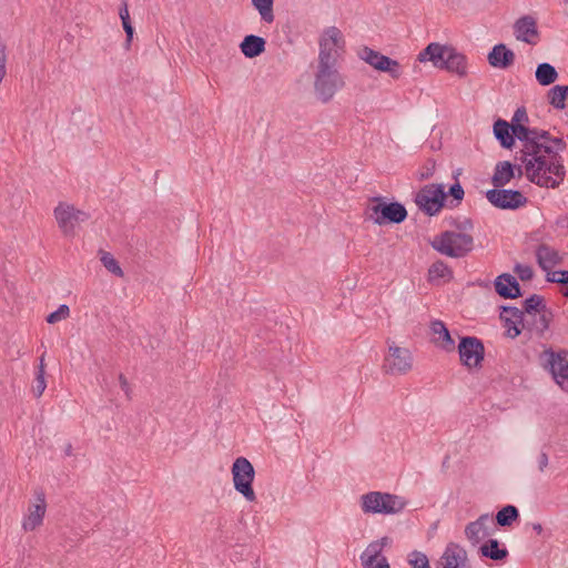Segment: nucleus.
<instances>
[{"instance_id":"16","label":"nucleus","mask_w":568,"mask_h":568,"mask_svg":"<svg viewBox=\"0 0 568 568\" xmlns=\"http://www.w3.org/2000/svg\"><path fill=\"white\" fill-rule=\"evenodd\" d=\"M491 521L493 518L489 514L480 515L475 521L469 523L465 527V536L473 545L479 544L484 538L493 534V529L489 527Z\"/></svg>"},{"instance_id":"54","label":"nucleus","mask_w":568,"mask_h":568,"mask_svg":"<svg viewBox=\"0 0 568 568\" xmlns=\"http://www.w3.org/2000/svg\"><path fill=\"white\" fill-rule=\"evenodd\" d=\"M532 529L539 535L542 531V526L539 523L532 524Z\"/></svg>"},{"instance_id":"51","label":"nucleus","mask_w":568,"mask_h":568,"mask_svg":"<svg viewBox=\"0 0 568 568\" xmlns=\"http://www.w3.org/2000/svg\"><path fill=\"white\" fill-rule=\"evenodd\" d=\"M388 537H383L381 538L379 540H376V541H373L371 542L366 548H371L372 546H378V548H381V551L383 550V548L388 544Z\"/></svg>"},{"instance_id":"28","label":"nucleus","mask_w":568,"mask_h":568,"mask_svg":"<svg viewBox=\"0 0 568 568\" xmlns=\"http://www.w3.org/2000/svg\"><path fill=\"white\" fill-rule=\"evenodd\" d=\"M361 561L363 568H389L386 557L381 556V548L376 545L362 552Z\"/></svg>"},{"instance_id":"55","label":"nucleus","mask_w":568,"mask_h":568,"mask_svg":"<svg viewBox=\"0 0 568 568\" xmlns=\"http://www.w3.org/2000/svg\"><path fill=\"white\" fill-rule=\"evenodd\" d=\"M64 454L67 456H71L72 455V445L70 443L65 446Z\"/></svg>"},{"instance_id":"33","label":"nucleus","mask_w":568,"mask_h":568,"mask_svg":"<svg viewBox=\"0 0 568 568\" xmlns=\"http://www.w3.org/2000/svg\"><path fill=\"white\" fill-rule=\"evenodd\" d=\"M274 0H252V6L258 11L261 19L266 23L274 21Z\"/></svg>"},{"instance_id":"18","label":"nucleus","mask_w":568,"mask_h":568,"mask_svg":"<svg viewBox=\"0 0 568 568\" xmlns=\"http://www.w3.org/2000/svg\"><path fill=\"white\" fill-rule=\"evenodd\" d=\"M38 503L29 507V514L22 521V528L26 531H33L42 525L47 510L45 497L43 493L37 494Z\"/></svg>"},{"instance_id":"14","label":"nucleus","mask_w":568,"mask_h":568,"mask_svg":"<svg viewBox=\"0 0 568 568\" xmlns=\"http://www.w3.org/2000/svg\"><path fill=\"white\" fill-rule=\"evenodd\" d=\"M460 362L469 368L481 366L485 356L483 342L475 336H463L458 344Z\"/></svg>"},{"instance_id":"34","label":"nucleus","mask_w":568,"mask_h":568,"mask_svg":"<svg viewBox=\"0 0 568 568\" xmlns=\"http://www.w3.org/2000/svg\"><path fill=\"white\" fill-rule=\"evenodd\" d=\"M429 280L436 278H453V271L449 266L443 261L434 262L428 270Z\"/></svg>"},{"instance_id":"30","label":"nucleus","mask_w":568,"mask_h":568,"mask_svg":"<svg viewBox=\"0 0 568 568\" xmlns=\"http://www.w3.org/2000/svg\"><path fill=\"white\" fill-rule=\"evenodd\" d=\"M535 77L540 85L547 87L556 82L558 72L550 63L542 62L537 65Z\"/></svg>"},{"instance_id":"19","label":"nucleus","mask_w":568,"mask_h":568,"mask_svg":"<svg viewBox=\"0 0 568 568\" xmlns=\"http://www.w3.org/2000/svg\"><path fill=\"white\" fill-rule=\"evenodd\" d=\"M514 33L517 40L535 44L536 41L532 38H538L539 36L536 19L531 16L519 18L514 24Z\"/></svg>"},{"instance_id":"53","label":"nucleus","mask_w":568,"mask_h":568,"mask_svg":"<svg viewBox=\"0 0 568 568\" xmlns=\"http://www.w3.org/2000/svg\"><path fill=\"white\" fill-rule=\"evenodd\" d=\"M515 173H516L515 178L520 179L524 175V173L526 174L525 165L523 166V165H516L515 164Z\"/></svg>"},{"instance_id":"44","label":"nucleus","mask_w":568,"mask_h":568,"mask_svg":"<svg viewBox=\"0 0 568 568\" xmlns=\"http://www.w3.org/2000/svg\"><path fill=\"white\" fill-rule=\"evenodd\" d=\"M546 281L550 283H558L561 285H568V271L560 270L555 272H547Z\"/></svg>"},{"instance_id":"32","label":"nucleus","mask_w":568,"mask_h":568,"mask_svg":"<svg viewBox=\"0 0 568 568\" xmlns=\"http://www.w3.org/2000/svg\"><path fill=\"white\" fill-rule=\"evenodd\" d=\"M544 310H549L545 304V298L541 295L532 294L523 302L521 311L525 315H534Z\"/></svg>"},{"instance_id":"25","label":"nucleus","mask_w":568,"mask_h":568,"mask_svg":"<svg viewBox=\"0 0 568 568\" xmlns=\"http://www.w3.org/2000/svg\"><path fill=\"white\" fill-rule=\"evenodd\" d=\"M266 41L264 38L255 34L245 36L240 43L241 52L245 58L253 59L265 51Z\"/></svg>"},{"instance_id":"57","label":"nucleus","mask_w":568,"mask_h":568,"mask_svg":"<svg viewBox=\"0 0 568 568\" xmlns=\"http://www.w3.org/2000/svg\"><path fill=\"white\" fill-rule=\"evenodd\" d=\"M561 294L568 298V286L561 292Z\"/></svg>"},{"instance_id":"37","label":"nucleus","mask_w":568,"mask_h":568,"mask_svg":"<svg viewBox=\"0 0 568 568\" xmlns=\"http://www.w3.org/2000/svg\"><path fill=\"white\" fill-rule=\"evenodd\" d=\"M101 263L103 266L112 274L122 277L123 271L120 267L118 261L114 258V256L111 253L103 252L101 256Z\"/></svg>"},{"instance_id":"48","label":"nucleus","mask_w":568,"mask_h":568,"mask_svg":"<svg viewBox=\"0 0 568 568\" xmlns=\"http://www.w3.org/2000/svg\"><path fill=\"white\" fill-rule=\"evenodd\" d=\"M7 74V47L0 40V83Z\"/></svg>"},{"instance_id":"38","label":"nucleus","mask_w":568,"mask_h":568,"mask_svg":"<svg viewBox=\"0 0 568 568\" xmlns=\"http://www.w3.org/2000/svg\"><path fill=\"white\" fill-rule=\"evenodd\" d=\"M44 374H45V372H44V364H43V356H42L40 358V365H39V369H38V373L36 376V385L33 386V389H32L36 397H40L47 387Z\"/></svg>"},{"instance_id":"8","label":"nucleus","mask_w":568,"mask_h":568,"mask_svg":"<svg viewBox=\"0 0 568 568\" xmlns=\"http://www.w3.org/2000/svg\"><path fill=\"white\" fill-rule=\"evenodd\" d=\"M231 471L235 490L247 501H255L256 495L252 487L255 470L252 463L245 457H237L232 465Z\"/></svg>"},{"instance_id":"26","label":"nucleus","mask_w":568,"mask_h":568,"mask_svg":"<svg viewBox=\"0 0 568 568\" xmlns=\"http://www.w3.org/2000/svg\"><path fill=\"white\" fill-rule=\"evenodd\" d=\"M515 176V164L509 161H501L498 162L495 166L494 174L491 176V183L495 187H504Z\"/></svg>"},{"instance_id":"9","label":"nucleus","mask_w":568,"mask_h":568,"mask_svg":"<svg viewBox=\"0 0 568 568\" xmlns=\"http://www.w3.org/2000/svg\"><path fill=\"white\" fill-rule=\"evenodd\" d=\"M447 193L443 184H426L415 195L418 209L428 216L440 212L445 205Z\"/></svg>"},{"instance_id":"41","label":"nucleus","mask_w":568,"mask_h":568,"mask_svg":"<svg viewBox=\"0 0 568 568\" xmlns=\"http://www.w3.org/2000/svg\"><path fill=\"white\" fill-rule=\"evenodd\" d=\"M501 312L499 317H510L517 322H521V325L525 321V312L515 306H501Z\"/></svg>"},{"instance_id":"36","label":"nucleus","mask_w":568,"mask_h":568,"mask_svg":"<svg viewBox=\"0 0 568 568\" xmlns=\"http://www.w3.org/2000/svg\"><path fill=\"white\" fill-rule=\"evenodd\" d=\"M566 97L564 94V91L562 89L560 88V85H555L552 87L549 91H548V100H549V103L558 109V110H562L565 109L566 106Z\"/></svg>"},{"instance_id":"1","label":"nucleus","mask_w":568,"mask_h":568,"mask_svg":"<svg viewBox=\"0 0 568 568\" xmlns=\"http://www.w3.org/2000/svg\"><path fill=\"white\" fill-rule=\"evenodd\" d=\"M320 52L314 80V91L323 103L329 102L335 93L344 87V80L337 70V59L345 41L341 30L328 27L318 41Z\"/></svg>"},{"instance_id":"31","label":"nucleus","mask_w":568,"mask_h":568,"mask_svg":"<svg viewBox=\"0 0 568 568\" xmlns=\"http://www.w3.org/2000/svg\"><path fill=\"white\" fill-rule=\"evenodd\" d=\"M519 517V511L514 505H506L496 514V524L500 527H508Z\"/></svg>"},{"instance_id":"29","label":"nucleus","mask_w":568,"mask_h":568,"mask_svg":"<svg viewBox=\"0 0 568 568\" xmlns=\"http://www.w3.org/2000/svg\"><path fill=\"white\" fill-rule=\"evenodd\" d=\"M479 554L481 557L489 558L495 561H501L508 557V550L505 547H500V542L497 539H488L479 547Z\"/></svg>"},{"instance_id":"22","label":"nucleus","mask_w":568,"mask_h":568,"mask_svg":"<svg viewBox=\"0 0 568 568\" xmlns=\"http://www.w3.org/2000/svg\"><path fill=\"white\" fill-rule=\"evenodd\" d=\"M488 63L493 68L508 69L515 62V53L504 43H498L493 47L487 55Z\"/></svg>"},{"instance_id":"4","label":"nucleus","mask_w":568,"mask_h":568,"mask_svg":"<svg viewBox=\"0 0 568 568\" xmlns=\"http://www.w3.org/2000/svg\"><path fill=\"white\" fill-rule=\"evenodd\" d=\"M511 131L514 134V140L517 138L524 144V148L517 153L519 155H516V160H519L523 164H525L527 180H535V168H540L544 162L540 161V156L538 155L539 150L542 146L534 142L532 139L534 128H528L521 123H517L511 124Z\"/></svg>"},{"instance_id":"10","label":"nucleus","mask_w":568,"mask_h":568,"mask_svg":"<svg viewBox=\"0 0 568 568\" xmlns=\"http://www.w3.org/2000/svg\"><path fill=\"white\" fill-rule=\"evenodd\" d=\"M541 359L544 366L549 369L555 382L560 386L561 389L568 392V352L552 349H546Z\"/></svg>"},{"instance_id":"20","label":"nucleus","mask_w":568,"mask_h":568,"mask_svg":"<svg viewBox=\"0 0 568 568\" xmlns=\"http://www.w3.org/2000/svg\"><path fill=\"white\" fill-rule=\"evenodd\" d=\"M440 560L443 568H470L466 550L456 544L446 547Z\"/></svg>"},{"instance_id":"5","label":"nucleus","mask_w":568,"mask_h":568,"mask_svg":"<svg viewBox=\"0 0 568 568\" xmlns=\"http://www.w3.org/2000/svg\"><path fill=\"white\" fill-rule=\"evenodd\" d=\"M430 246L442 255L462 258L474 250V237L469 233L444 231L433 237Z\"/></svg>"},{"instance_id":"45","label":"nucleus","mask_w":568,"mask_h":568,"mask_svg":"<svg viewBox=\"0 0 568 568\" xmlns=\"http://www.w3.org/2000/svg\"><path fill=\"white\" fill-rule=\"evenodd\" d=\"M514 272L521 281H530L534 277V270L529 265L517 263L514 267Z\"/></svg>"},{"instance_id":"23","label":"nucleus","mask_w":568,"mask_h":568,"mask_svg":"<svg viewBox=\"0 0 568 568\" xmlns=\"http://www.w3.org/2000/svg\"><path fill=\"white\" fill-rule=\"evenodd\" d=\"M535 255L539 267L546 273L562 263L559 252L548 244H539L535 250Z\"/></svg>"},{"instance_id":"40","label":"nucleus","mask_w":568,"mask_h":568,"mask_svg":"<svg viewBox=\"0 0 568 568\" xmlns=\"http://www.w3.org/2000/svg\"><path fill=\"white\" fill-rule=\"evenodd\" d=\"M408 562L412 568H430L427 556L417 550H414L409 554Z\"/></svg>"},{"instance_id":"15","label":"nucleus","mask_w":568,"mask_h":568,"mask_svg":"<svg viewBox=\"0 0 568 568\" xmlns=\"http://www.w3.org/2000/svg\"><path fill=\"white\" fill-rule=\"evenodd\" d=\"M54 216L59 227L67 236L73 235L75 225L89 219L85 212L77 210L73 205L63 203H60L54 209Z\"/></svg>"},{"instance_id":"43","label":"nucleus","mask_w":568,"mask_h":568,"mask_svg":"<svg viewBox=\"0 0 568 568\" xmlns=\"http://www.w3.org/2000/svg\"><path fill=\"white\" fill-rule=\"evenodd\" d=\"M70 314V308L68 305L65 304H62L58 307L57 311L50 313L48 316H47V322L49 324H54L61 320H64L69 316Z\"/></svg>"},{"instance_id":"58","label":"nucleus","mask_w":568,"mask_h":568,"mask_svg":"<svg viewBox=\"0 0 568 568\" xmlns=\"http://www.w3.org/2000/svg\"><path fill=\"white\" fill-rule=\"evenodd\" d=\"M566 3H568V0H566Z\"/></svg>"},{"instance_id":"3","label":"nucleus","mask_w":568,"mask_h":568,"mask_svg":"<svg viewBox=\"0 0 568 568\" xmlns=\"http://www.w3.org/2000/svg\"><path fill=\"white\" fill-rule=\"evenodd\" d=\"M417 60L419 62L430 61L434 67L455 73L459 78L467 75L466 55L452 45L432 42L418 53Z\"/></svg>"},{"instance_id":"7","label":"nucleus","mask_w":568,"mask_h":568,"mask_svg":"<svg viewBox=\"0 0 568 568\" xmlns=\"http://www.w3.org/2000/svg\"><path fill=\"white\" fill-rule=\"evenodd\" d=\"M361 499L362 509L365 514H398L405 508L407 504L402 497L397 495L381 491H371L364 494Z\"/></svg>"},{"instance_id":"6","label":"nucleus","mask_w":568,"mask_h":568,"mask_svg":"<svg viewBox=\"0 0 568 568\" xmlns=\"http://www.w3.org/2000/svg\"><path fill=\"white\" fill-rule=\"evenodd\" d=\"M366 213L367 219L377 225L400 224L408 215L404 204L387 202L386 197L379 195L369 199Z\"/></svg>"},{"instance_id":"27","label":"nucleus","mask_w":568,"mask_h":568,"mask_svg":"<svg viewBox=\"0 0 568 568\" xmlns=\"http://www.w3.org/2000/svg\"><path fill=\"white\" fill-rule=\"evenodd\" d=\"M493 132L496 140L504 149L510 150L515 145L511 124H509L506 120L497 119L494 122Z\"/></svg>"},{"instance_id":"56","label":"nucleus","mask_w":568,"mask_h":568,"mask_svg":"<svg viewBox=\"0 0 568 568\" xmlns=\"http://www.w3.org/2000/svg\"><path fill=\"white\" fill-rule=\"evenodd\" d=\"M560 88L562 89L564 94L567 98L568 97V85H560Z\"/></svg>"},{"instance_id":"11","label":"nucleus","mask_w":568,"mask_h":568,"mask_svg":"<svg viewBox=\"0 0 568 568\" xmlns=\"http://www.w3.org/2000/svg\"><path fill=\"white\" fill-rule=\"evenodd\" d=\"M491 205L500 210H517L528 202V199L518 190L495 187L486 192Z\"/></svg>"},{"instance_id":"46","label":"nucleus","mask_w":568,"mask_h":568,"mask_svg":"<svg viewBox=\"0 0 568 568\" xmlns=\"http://www.w3.org/2000/svg\"><path fill=\"white\" fill-rule=\"evenodd\" d=\"M446 193L453 197L452 203L456 201V204H453L452 206H457L465 195L464 189L459 182L454 183Z\"/></svg>"},{"instance_id":"17","label":"nucleus","mask_w":568,"mask_h":568,"mask_svg":"<svg viewBox=\"0 0 568 568\" xmlns=\"http://www.w3.org/2000/svg\"><path fill=\"white\" fill-rule=\"evenodd\" d=\"M496 293L503 298H517L523 295L516 277L509 273L498 275L494 281Z\"/></svg>"},{"instance_id":"47","label":"nucleus","mask_w":568,"mask_h":568,"mask_svg":"<svg viewBox=\"0 0 568 568\" xmlns=\"http://www.w3.org/2000/svg\"><path fill=\"white\" fill-rule=\"evenodd\" d=\"M436 169V162L434 159H428L419 172L418 179L420 181L428 180L434 175Z\"/></svg>"},{"instance_id":"35","label":"nucleus","mask_w":568,"mask_h":568,"mask_svg":"<svg viewBox=\"0 0 568 568\" xmlns=\"http://www.w3.org/2000/svg\"><path fill=\"white\" fill-rule=\"evenodd\" d=\"M119 16L122 21L123 30L126 34V44L130 45L132 38H133L134 28L131 24L128 3L125 1L122 2L121 7L119 9Z\"/></svg>"},{"instance_id":"42","label":"nucleus","mask_w":568,"mask_h":568,"mask_svg":"<svg viewBox=\"0 0 568 568\" xmlns=\"http://www.w3.org/2000/svg\"><path fill=\"white\" fill-rule=\"evenodd\" d=\"M449 225L455 227L457 233H467L474 227L473 221L469 217H464L463 220L453 219Z\"/></svg>"},{"instance_id":"39","label":"nucleus","mask_w":568,"mask_h":568,"mask_svg":"<svg viewBox=\"0 0 568 568\" xmlns=\"http://www.w3.org/2000/svg\"><path fill=\"white\" fill-rule=\"evenodd\" d=\"M500 320L504 322V326L506 327V336L509 338H516L524 331L521 327V322H517L510 317H500Z\"/></svg>"},{"instance_id":"49","label":"nucleus","mask_w":568,"mask_h":568,"mask_svg":"<svg viewBox=\"0 0 568 568\" xmlns=\"http://www.w3.org/2000/svg\"><path fill=\"white\" fill-rule=\"evenodd\" d=\"M521 122H528V115L525 106L518 108L515 111L514 116L511 119V124H517Z\"/></svg>"},{"instance_id":"52","label":"nucleus","mask_w":568,"mask_h":568,"mask_svg":"<svg viewBox=\"0 0 568 568\" xmlns=\"http://www.w3.org/2000/svg\"><path fill=\"white\" fill-rule=\"evenodd\" d=\"M119 382L121 385V388L125 392V394L129 396L130 386L129 383L123 374L119 375Z\"/></svg>"},{"instance_id":"24","label":"nucleus","mask_w":568,"mask_h":568,"mask_svg":"<svg viewBox=\"0 0 568 568\" xmlns=\"http://www.w3.org/2000/svg\"><path fill=\"white\" fill-rule=\"evenodd\" d=\"M430 331L434 335H438V337L433 339L437 346L446 352L455 349V341L452 338V335L443 321H433L430 324Z\"/></svg>"},{"instance_id":"12","label":"nucleus","mask_w":568,"mask_h":568,"mask_svg":"<svg viewBox=\"0 0 568 568\" xmlns=\"http://www.w3.org/2000/svg\"><path fill=\"white\" fill-rule=\"evenodd\" d=\"M359 58L379 72H386L393 79L402 75V67L397 60L382 54L379 51L364 47L359 51Z\"/></svg>"},{"instance_id":"2","label":"nucleus","mask_w":568,"mask_h":568,"mask_svg":"<svg viewBox=\"0 0 568 568\" xmlns=\"http://www.w3.org/2000/svg\"><path fill=\"white\" fill-rule=\"evenodd\" d=\"M532 139L534 142L544 146L538 153L544 163L540 168H535V180L529 182L545 189L559 187L566 179V168L560 154L567 149L566 141L562 138L551 136L549 131L538 128H534Z\"/></svg>"},{"instance_id":"21","label":"nucleus","mask_w":568,"mask_h":568,"mask_svg":"<svg viewBox=\"0 0 568 568\" xmlns=\"http://www.w3.org/2000/svg\"><path fill=\"white\" fill-rule=\"evenodd\" d=\"M551 310H544L534 315H525V321L523 324L524 331H528L529 333H534L538 336H542L544 333L549 328V324L552 320Z\"/></svg>"},{"instance_id":"13","label":"nucleus","mask_w":568,"mask_h":568,"mask_svg":"<svg viewBox=\"0 0 568 568\" xmlns=\"http://www.w3.org/2000/svg\"><path fill=\"white\" fill-rule=\"evenodd\" d=\"M413 367V356L408 348L394 344L388 347V355L385 357L383 368L390 375H404Z\"/></svg>"},{"instance_id":"50","label":"nucleus","mask_w":568,"mask_h":568,"mask_svg":"<svg viewBox=\"0 0 568 568\" xmlns=\"http://www.w3.org/2000/svg\"><path fill=\"white\" fill-rule=\"evenodd\" d=\"M547 466H548V454L545 452H541L538 457V468L540 471H544Z\"/></svg>"}]
</instances>
